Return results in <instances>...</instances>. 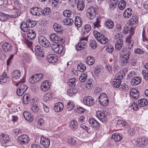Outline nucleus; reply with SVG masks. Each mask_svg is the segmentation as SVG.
<instances>
[{"label":"nucleus","instance_id":"58","mask_svg":"<svg viewBox=\"0 0 148 148\" xmlns=\"http://www.w3.org/2000/svg\"><path fill=\"white\" fill-rule=\"evenodd\" d=\"M142 73L144 78L146 80H148V71L147 70H143Z\"/></svg>","mask_w":148,"mask_h":148},{"label":"nucleus","instance_id":"55","mask_svg":"<svg viewBox=\"0 0 148 148\" xmlns=\"http://www.w3.org/2000/svg\"><path fill=\"white\" fill-rule=\"evenodd\" d=\"M103 111V112L101 113V117H99V119L103 121H104L107 120V117L106 116L105 112H104V110Z\"/></svg>","mask_w":148,"mask_h":148},{"label":"nucleus","instance_id":"38","mask_svg":"<svg viewBox=\"0 0 148 148\" xmlns=\"http://www.w3.org/2000/svg\"><path fill=\"white\" fill-rule=\"evenodd\" d=\"M112 138L115 141L118 142L122 138V137L117 134H114L112 136Z\"/></svg>","mask_w":148,"mask_h":148},{"label":"nucleus","instance_id":"8","mask_svg":"<svg viewBox=\"0 0 148 148\" xmlns=\"http://www.w3.org/2000/svg\"><path fill=\"white\" fill-rule=\"evenodd\" d=\"M29 140L28 136L25 134L21 135L18 137V141L21 144H26L28 143Z\"/></svg>","mask_w":148,"mask_h":148},{"label":"nucleus","instance_id":"9","mask_svg":"<svg viewBox=\"0 0 148 148\" xmlns=\"http://www.w3.org/2000/svg\"><path fill=\"white\" fill-rule=\"evenodd\" d=\"M148 143L147 140L145 138H140L137 139L135 142L136 145L139 147H143Z\"/></svg>","mask_w":148,"mask_h":148},{"label":"nucleus","instance_id":"14","mask_svg":"<svg viewBox=\"0 0 148 148\" xmlns=\"http://www.w3.org/2000/svg\"><path fill=\"white\" fill-rule=\"evenodd\" d=\"M138 18L136 16L134 15L130 19L129 24L130 26H133V27H135L136 24L138 23Z\"/></svg>","mask_w":148,"mask_h":148},{"label":"nucleus","instance_id":"28","mask_svg":"<svg viewBox=\"0 0 148 148\" xmlns=\"http://www.w3.org/2000/svg\"><path fill=\"white\" fill-rule=\"evenodd\" d=\"M54 30L58 33L60 34L62 31V29L61 26L59 24L55 23L53 25Z\"/></svg>","mask_w":148,"mask_h":148},{"label":"nucleus","instance_id":"22","mask_svg":"<svg viewBox=\"0 0 148 148\" xmlns=\"http://www.w3.org/2000/svg\"><path fill=\"white\" fill-rule=\"evenodd\" d=\"M141 78L139 77H133L131 80V84L133 86L137 85L141 83Z\"/></svg>","mask_w":148,"mask_h":148},{"label":"nucleus","instance_id":"41","mask_svg":"<svg viewBox=\"0 0 148 148\" xmlns=\"http://www.w3.org/2000/svg\"><path fill=\"white\" fill-rule=\"evenodd\" d=\"M77 68L79 71L83 72L86 69V67L84 64L82 63L77 66Z\"/></svg>","mask_w":148,"mask_h":148},{"label":"nucleus","instance_id":"54","mask_svg":"<svg viewBox=\"0 0 148 148\" xmlns=\"http://www.w3.org/2000/svg\"><path fill=\"white\" fill-rule=\"evenodd\" d=\"M86 62L89 65H91L92 64V57H88L86 60Z\"/></svg>","mask_w":148,"mask_h":148},{"label":"nucleus","instance_id":"12","mask_svg":"<svg viewBox=\"0 0 148 148\" xmlns=\"http://www.w3.org/2000/svg\"><path fill=\"white\" fill-rule=\"evenodd\" d=\"M49 38L51 41L56 43H58L61 40L60 36L58 34L55 33L50 34Z\"/></svg>","mask_w":148,"mask_h":148},{"label":"nucleus","instance_id":"15","mask_svg":"<svg viewBox=\"0 0 148 148\" xmlns=\"http://www.w3.org/2000/svg\"><path fill=\"white\" fill-rule=\"evenodd\" d=\"M2 47L3 49L6 52L11 51L12 48V45L7 42L4 43Z\"/></svg>","mask_w":148,"mask_h":148},{"label":"nucleus","instance_id":"27","mask_svg":"<svg viewBox=\"0 0 148 148\" xmlns=\"http://www.w3.org/2000/svg\"><path fill=\"white\" fill-rule=\"evenodd\" d=\"M123 44V40L121 38H119L116 42L115 47L116 49L119 50L122 48Z\"/></svg>","mask_w":148,"mask_h":148},{"label":"nucleus","instance_id":"35","mask_svg":"<svg viewBox=\"0 0 148 148\" xmlns=\"http://www.w3.org/2000/svg\"><path fill=\"white\" fill-rule=\"evenodd\" d=\"M28 26L27 22L26 23L23 22L21 25V29L24 32H27L29 31V27Z\"/></svg>","mask_w":148,"mask_h":148},{"label":"nucleus","instance_id":"63","mask_svg":"<svg viewBox=\"0 0 148 148\" xmlns=\"http://www.w3.org/2000/svg\"><path fill=\"white\" fill-rule=\"evenodd\" d=\"M96 21L94 22V27H100V21L98 20V18L97 16Z\"/></svg>","mask_w":148,"mask_h":148},{"label":"nucleus","instance_id":"39","mask_svg":"<svg viewBox=\"0 0 148 148\" xmlns=\"http://www.w3.org/2000/svg\"><path fill=\"white\" fill-rule=\"evenodd\" d=\"M30 99V95L28 94H25L23 97V102L25 104H27Z\"/></svg>","mask_w":148,"mask_h":148},{"label":"nucleus","instance_id":"31","mask_svg":"<svg viewBox=\"0 0 148 148\" xmlns=\"http://www.w3.org/2000/svg\"><path fill=\"white\" fill-rule=\"evenodd\" d=\"M36 34L35 31L33 30H30L27 33V36L29 39H34L36 37Z\"/></svg>","mask_w":148,"mask_h":148},{"label":"nucleus","instance_id":"45","mask_svg":"<svg viewBox=\"0 0 148 148\" xmlns=\"http://www.w3.org/2000/svg\"><path fill=\"white\" fill-rule=\"evenodd\" d=\"M27 23L28 24V26L29 27H32L35 25L36 22V21H34L30 19H28L27 21Z\"/></svg>","mask_w":148,"mask_h":148},{"label":"nucleus","instance_id":"3","mask_svg":"<svg viewBox=\"0 0 148 148\" xmlns=\"http://www.w3.org/2000/svg\"><path fill=\"white\" fill-rule=\"evenodd\" d=\"M93 34L97 41L101 44H105L108 41L107 37L97 31L93 32Z\"/></svg>","mask_w":148,"mask_h":148},{"label":"nucleus","instance_id":"23","mask_svg":"<svg viewBox=\"0 0 148 148\" xmlns=\"http://www.w3.org/2000/svg\"><path fill=\"white\" fill-rule=\"evenodd\" d=\"M63 107V104L61 102H58L55 104L54 108L56 112H58L62 111Z\"/></svg>","mask_w":148,"mask_h":148},{"label":"nucleus","instance_id":"2","mask_svg":"<svg viewBox=\"0 0 148 148\" xmlns=\"http://www.w3.org/2000/svg\"><path fill=\"white\" fill-rule=\"evenodd\" d=\"M50 12L51 9L49 8H45L43 10L41 8L35 7L30 10V12L32 14L38 16L48 15Z\"/></svg>","mask_w":148,"mask_h":148},{"label":"nucleus","instance_id":"13","mask_svg":"<svg viewBox=\"0 0 148 148\" xmlns=\"http://www.w3.org/2000/svg\"><path fill=\"white\" fill-rule=\"evenodd\" d=\"M40 143L45 147H49L50 145V140L49 138L42 136L41 138Z\"/></svg>","mask_w":148,"mask_h":148},{"label":"nucleus","instance_id":"40","mask_svg":"<svg viewBox=\"0 0 148 148\" xmlns=\"http://www.w3.org/2000/svg\"><path fill=\"white\" fill-rule=\"evenodd\" d=\"M92 7L90 6L88 9L86 13V15L90 19H92Z\"/></svg>","mask_w":148,"mask_h":148},{"label":"nucleus","instance_id":"44","mask_svg":"<svg viewBox=\"0 0 148 148\" xmlns=\"http://www.w3.org/2000/svg\"><path fill=\"white\" fill-rule=\"evenodd\" d=\"M10 15L6 14H0V20L2 21H4L5 19V18L7 19H10L11 18Z\"/></svg>","mask_w":148,"mask_h":148},{"label":"nucleus","instance_id":"20","mask_svg":"<svg viewBox=\"0 0 148 148\" xmlns=\"http://www.w3.org/2000/svg\"><path fill=\"white\" fill-rule=\"evenodd\" d=\"M62 46L58 45L57 44L53 45L52 46V50L56 53H60L62 52Z\"/></svg>","mask_w":148,"mask_h":148},{"label":"nucleus","instance_id":"47","mask_svg":"<svg viewBox=\"0 0 148 148\" xmlns=\"http://www.w3.org/2000/svg\"><path fill=\"white\" fill-rule=\"evenodd\" d=\"M31 109L33 112L36 113L39 111L40 108L38 105H35L32 106Z\"/></svg>","mask_w":148,"mask_h":148},{"label":"nucleus","instance_id":"26","mask_svg":"<svg viewBox=\"0 0 148 148\" xmlns=\"http://www.w3.org/2000/svg\"><path fill=\"white\" fill-rule=\"evenodd\" d=\"M105 26L109 29H112L114 26V22L110 20H108L106 21L104 24Z\"/></svg>","mask_w":148,"mask_h":148},{"label":"nucleus","instance_id":"16","mask_svg":"<svg viewBox=\"0 0 148 148\" xmlns=\"http://www.w3.org/2000/svg\"><path fill=\"white\" fill-rule=\"evenodd\" d=\"M23 116L27 121L31 122L34 119L32 115L27 111H25L23 113Z\"/></svg>","mask_w":148,"mask_h":148},{"label":"nucleus","instance_id":"24","mask_svg":"<svg viewBox=\"0 0 148 148\" xmlns=\"http://www.w3.org/2000/svg\"><path fill=\"white\" fill-rule=\"evenodd\" d=\"M12 78L14 79H20L21 76V72L18 70H16L11 73Z\"/></svg>","mask_w":148,"mask_h":148},{"label":"nucleus","instance_id":"37","mask_svg":"<svg viewBox=\"0 0 148 148\" xmlns=\"http://www.w3.org/2000/svg\"><path fill=\"white\" fill-rule=\"evenodd\" d=\"M121 83V80L116 79L112 83V84L114 87L118 88L120 86Z\"/></svg>","mask_w":148,"mask_h":148},{"label":"nucleus","instance_id":"42","mask_svg":"<svg viewBox=\"0 0 148 148\" xmlns=\"http://www.w3.org/2000/svg\"><path fill=\"white\" fill-rule=\"evenodd\" d=\"M84 3V2L83 1H80L77 3V8L78 10L81 11L84 9L85 7Z\"/></svg>","mask_w":148,"mask_h":148},{"label":"nucleus","instance_id":"10","mask_svg":"<svg viewBox=\"0 0 148 148\" xmlns=\"http://www.w3.org/2000/svg\"><path fill=\"white\" fill-rule=\"evenodd\" d=\"M35 49L36 54L37 55L42 57L44 56V50L42 47L39 45H37L35 46Z\"/></svg>","mask_w":148,"mask_h":148},{"label":"nucleus","instance_id":"32","mask_svg":"<svg viewBox=\"0 0 148 148\" xmlns=\"http://www.w3.org/2000/svg\"><path fill=\"white\" fill-rule=\"evenodd\" d=\"M77 122L75 120H72L70 123V127L72 130L76 129L77 128Z\"/></svg>","mask_w":148,"mask_h":148},{"label":"nucleus","instance_id":"51","mask_svg":"<svg viewBox=\"0 0 148 148\" xmlns=\"http://www.w3.org/2000/svg\"><path fill=\"white\" fill-rule=\"evenodd\" d=\"M28 88L27 86L24 84H22L19 85L18 88L23 90V91L25 92Z\"/></svg>","mask_w":148,"mask_h":148},{"label":"nucleus","instance_id":"59","mask_svg":"<svg viewBox=\"0 0 148 148\" xmlns=\"http://www.w3.org/2000/svg\"><path fill=\"white\" fill-rule=\"evenodd\" d=\"M67 142L68 143L72 145H74L75 144V140L72 138H69L68 139Z\"/></svg>","mask_w":148,"mask_h":148},{"label":"nucleus","instance_id":"61","mask_svg":"<svg viewBox=\"0 0 148 148\" xmlns=\"http://www.w3.org/2000/svg\"><path fill=\"white\" fill-rule=\"evenodd\" d=\"M123 74H124V76L125 75L123 73V71L121 72L120 73H118L117 74L118 75L117 76V78L116 79H120V80L121 79H123Z\"/></svg>","mask_w":148,"mask_h":148},{"label":"nucleus","instance_id":"53","mask_svg":"<svg viewBox=\"0 0 148 148\" xmlns=\"http://www.w3.org/2000/svg\"><path fill=\"white\" fill-rule=\"evenodd\" d=\"M92 79H88V81H87L86 86L88 89L92 88Z\"/></svg>","mask_w":148,"mask_h":148},{"label":"nucleus","instance_id":"19","mask_svg":"<svg viewBox=\"0 0 148 148\" xmlns=\"http://www.w3.org/2000/svg\"><path fill=\"white\" fill-rule=\"evenodd\" d=\"M130 95L133 98L136 99L138 97L139 93L138 90L135 88H132L130 90Z\"/></svg>","mask_w":148,"mask_h":148},{"label":"nucleus","instance_id":"57","mask_svg":"<svg viewBox=\"0 0 148 148\" xmlns=\"http://www.w3.org/2000/svg\"><path fill=\"white\" fill-rule=\"evenodd\" d=\"M114 50V47L112 45L108 46L106 48V51L107 52L111 53Z\"/></svg>","mask_w":148,"mask_h":148},{"label":"nucleus","instance_id":"43","mask_svg":"<svg viewBox=\"0 0 148 148\" xmlns=\"http://www.w3.org/2000/svg\"><path fill=\"white\" fill-rule=\"evenodd\" d=\"M74 103L71 101H69L67 105V108L69 111H71L72 110L74 107Z\"/></svg>","mask_w":148,"mask_h":148},{"label":"nucleus","instance_id":"48","mask_svg":"<svg viewBox=\"0 0 148 148\" xmlns=\"http://www.w3.org/2000/svg\"><path fill=\"white\" fill-rule=\"evenodd\" d=\"M21 14V11L20 10H16L14 12V14L10 15L11 17L16 18L20 15Z\"/></svg>","mask_w":148,"mask_h":148},{"label":"nucleus","instance_id":"18","mask_svg":"<svg viewBox=\"0 0 148 148\" xmlns=\"http://www.w3.org/2000/svg\"><path fill=\"white\" fill-rule=\"evenodd\" d=\"M10 138L8 135L3 133L0 134V142L3 143H5L8 142Z\"/></svg>","mask_w":148,"mask_h":148},{"label":"nucleus","instance_id":"62","mask_svg":"<svg viewBox=\"0 0 148 148\" xmlns=\"http://www.w3.org/2000/svg\"><path fill=\"white\" fill-rule=\"evenodd\" d=\"M131 108L134 110H137L138 109V106L136 103L134 102L132 104L131 106Z\"/></svg>","mask_w":148,"mask_h":148},{"label":"nucleus","instance_id":"60","mask_svg":"<svg viewBox=\"0 0 148 148\" xmlns=\"http://www.w3.org/2000/svg\"><path fill=\"white\" fill-rule=\"evenodd\" d=\"M116 5V2H115L114 3H110L109 8V9L111 11L114 10V9L115 8Z\"/></svg>","mask_w":148,"mask_h":148},{"label":"nucleus","instance_id":"56","mask_svg":"<svg viewBox=\"0 0 148 148\" xmlns=\"http://www.w3.org/2000/svg\"><path fill=\"white\" fill-rule=\"evenodd\" d=\"M71 12L70 10H65L63 12V15L64 16L68 18L71 16Z\"/></svg>","mask_w":148,"mask_h":148},{"label":"nucleus","instance_id":"33","mask_svg":"<svg viewBox=\"0 0 148 148\" xmlns=\"http://www.w3.org/2000/svg\"><path fill=\"white\" fill-rule=\"evenodd\" d=\"M75 25L77 27H80L82 25V22L81 19L79 16L75 17Z\"/></svg>","mask_w":148,"mask_h":148},{"label":"nucleus","instance_id":"6","mask_svg":"<svg viewBox=\"0 0 148 148\" xmlns=\"http://www.w3.org/2000/svg\"><path fill=\"white\" fill-rule=\"evenodd\" d=\"M38 42L43 47H48L51 46L50 43L45 37L42 36L39 37Z\"/></svg>","mask_w":148,"mask_h":148},{"label":"nucleus","instance_id":"64","mask_svg":"<svg viewBox=\"0 0 148 148\" xmlns=\"http://www.w3.org/2000/svg\"><path fill=\"white\" fill-rule=\"evenodd\" d=\"M37 124L39 126H42L43 124V120L41 118H37Z\"/></svg>","mask_w":148,"mask_h":148},{"label":"nucleus","instance_id":"17","mask_svg":"<svg viewBox=\"0 0 148 148\" xmlns=\"http://www.w3.org/2000/svg\"><path fill=\"white\" fill-rule=\"evenodd\" d=\"M50 87V85L49 84L48 81H44L42 84L41 86V89L43 91H46Z\"/></svg>","mask_w":148,"mask_h":148},{"label":"nucleus","instance_id":"52","mask_svg":"<svg viewBox=\"0 0 148 148\" xmlns=\"http://www.w3.org/2000/svg\"><path fill=\"white\" fill-rule=\"evenodd\" d=\"M52 96V95L50 93H47L44 95L43 99L44 101H46L49 100L50 98L51 99Z\"/></svg>","mask_w":148,"mask_h":148},{"label":"nucleus","instance_id":"21","mask_svg":"<svg viewBox=\"0 0 148 148\" xmlns=\"http://www.w3.org/2000/svg\"><path fill=\"white\" fill-rule=\"evenodd\" d=\"M84 102L85 104L91 106L92 105V99L90 96L86 97L84 99Z\"/></svg>","mask_w":148,"mask_h":148},{"label":"nucleus","instance_id":"34","mask_svg":"<svg viewBox=\"0 0 148 148\" xmlns=\"http://www.w3.org/2000/svg\"><path fill=\"white\" fill-rule=\"evenodd\" d=\"M86 46V43L85 42L82 43L80 42L75 45L76 50H81L85 47Z\"/></svg>","mask_w":148,"mask_h":148},{"label":"nucleus","instance_id":"49","mask_svg":"<svg viewBox=\"0 0 148 148\" xmlns=\"http://www.w3.org/2000/svg\"><path fill=\"white\" fill-rule=\"evenodd\" d=\"M75 79L74 78H73L70 79L68 83V85L70 87H73L75 85Z\"/></svg>","mask_w":148,"mask_h":148},{"label":"nucleus","instance_id":"1","mask_svg":"<svg viewBox=\"0 0 148 148\" xmlns=\"http://www.w3.org/2000/svg\"><path fill=\"white\" fill-rule=\"evenodd\" d=\"M131 37L129 36L127 38L126 41L128 43V45L129 46L128 49H127L124 54L121 56L120 62L121 64L123 66H126L129 60L130 56V49L132 47L133 44L131 40Z\"/></svg>","mask_w":148,"mask_h":148},{"label":"nucleus","instance_id":"11","mask_svg":"<svg viewBox=\"0 0 148 148\" xmlns=\"http://www.w3.org/2000/svg\"><path fill=\"white\" fill-rule=\"evenodd\" d=\"M58 57L54 54H49L47 57V60L49 63H54L58 60Z\"/></svg>","mask_w":148,"mask_h":148},{"label":"nucleus","instance_id":"5","mask_svg":"<svg viewBox=\"0 0 148 148\" xmlns=\"http://www.w3.org/2000/svg\"><path fill=\"white\" fill-rule=\"evenodd\" d=\"M91 26L89 25L85 26L84 29L82 30V34L83 37L80 39L81 40H86L89 35L88 33L91 29Z\"/></svg>","mask_w":148,"mask_h":148},{"label":"nucleus","instance_id":"46","mask_svg":"<svg viewBox=\"0 0 148 148\" xmlns=\"http://www.w3.org/2000/svg\"><path fill=\"white\" fill-rule=\"evenodd\" d=\"M126 6V3L124 0L120 1L118 4V7L121 10H123Z\"/></svg>","mask_w":148,"mask_h":148},{"label":"nucleus","instance_id":"36","mask_svg":"<svg viewBox=\"0 0 148 148\" xmlns=\"http://www.w3.org/2000/svg\"><path fill=\"white\" fill-rule=\"evenodd\" d=\"M103 68L102 66L100 65H98L95 68L94 72L95 74L96 75V76L98 77V74L102 70Z\"/></svg>","mask_w":148,"mask_h":148},{"label":"nucleus","instance_id":"25","mask_svg":"<svg viewBox=\"0 0 148 148\" xmlns=\"http://www.w3.org/2000/svg\"><path fill=\"white\" fill-rule=\"evenodd\" d=\"M132 14V11L131 8H128L124 11L123 16L125 18H128L130 17Z\"/></svg>","mask_w":148,"mask_h":148},{"label":"nucleus","instance_id":"7","mask_svg":"<svg viewBox=\"0 0 148 148\" xmlns=\"http://www.w3.org/2000/svg\"><path fill=\"white\" fill-rule=\"evenodd\" d=\"M43 77L42 73H39L34 75L29 79V81L32 84H34L39 81Z\"/></svg>","mask_w":148,"mask_h":148},{"label":"nucleus","instance_id":"50","mask_svg":"<svg viewBox=\"0 0 148 148\" xmlns=\"http://www.w3.org/2000/svg\"><path fill=\"white\" fill-rule=\"evenodd\" d=\"M87 74H86L82 73L79 77V80L81 82H84L87 79Z\"/></svg>","mask_w":148,"mask_h":148},{"label":"nucleus","instance_id":"29","mask_svg":"<svg viewBox=\"0 0 148 148\" xmlns=\"http://www.w3.org/2000/svg\"><path fill=\"white\" fill-rule=\"evenodd\" d=\"M63 24L67 25H71L73 23V20L69 18H64L63 20Z\"/></svg>","mask_w":148,"mask_h":148},{"label":"nucleus","instance_id":"30","mask_svg":"<svg viewBox=\"0 0 148 148\" xmlns=\"http://www.w3.org/2000/svg\"><path fill=\"white\" fill-rule=\"evenodd\" d=\"M138 103L140 107H143L148 104V101L144 99H141L138 100Z\"/></svg>","mask_w":148,"mask_h":148},{"label":"nucleus","instance_id":"4","mask_svg":"<svg viewBox=\"0 0 148 148\" xmlns=\"http://www.w3.org/2000/svg\"><path fill=\"white\" fill-rule=\"evenodd\" d=\"M99 101L101 106H106L108 104L109 100L107 95L105 93H102L99 97Z\"/></svg>","mask_w":148,"mask_h":148}]
</instances>
